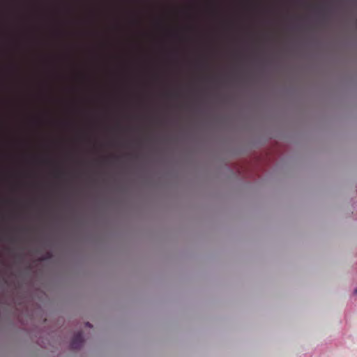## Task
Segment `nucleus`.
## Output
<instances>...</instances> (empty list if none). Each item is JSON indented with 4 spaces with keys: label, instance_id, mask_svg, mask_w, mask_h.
Instances as JSON below:
<instances>
[{
    "label": "nucleus",
    "instance_id": "nucleus-1",
    "mask_svg": "<svg viewBox=\"0 0 357 357\" xmlns=\"http://www.w3.org/2000/svg\"><path fill=\"white\" fill-rule=\"evenodd\" d=\"M83 342L84 339L82 336V333L78 332L73 336L70 344V347L72 350L79 349L82 347Z\"/></svg>",
    "mask_w": 357,
    "mask_h": 357
},
{
    "label": "nucleus",
    "instance_id": "nucleus-2",
    "mask_svg": "<svg viewBox=\"0 0 357 357\" xmlns=\"http://www.w3.org/2000/svg\"><path fill=\"white\" fill-rule=\"evenodd\" d=\"M86 326L87 327H89V328H91L92 327V325L89 322L86 323Z\"/></svg>",
    "mask_w": 357,
    "mask_h": 357
},
{
    "label": "nucleus",
    "instance_id": "nucleus-3",
    "mask_svg": "<svg viewBox=\"0 0 357 357\" xmlns=\"http://www.w3.org/2000/svg\"><path fill=\"white\" fill-rule=\"evenodd\" d=\"M355 294H357V288L355 289Z\"/></svg>",
    "mask_w": 357,
    "mask_h": 357
}]
</instances>
